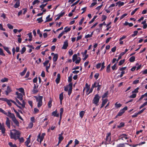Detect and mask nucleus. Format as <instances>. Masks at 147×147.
I'll return each instance as SVG.
<instances>
[{"label": "nucleus", "mask_w": 147, "mask_h": 147, "mask_svg": "<svg viewBox=\"0 0 147 147\" xmlns=\"http://www.w3.org/2000/svg\"><path fill=\"white\" fill-rule=\"evenodd\" d=\"M21 134V132L13 129L11 131L10 134L11 138L16 140L20 137Z\"/></svg>", "instance_id": "obj_1"}, {"label": "nucleus", "mask_w": 147, "mask_h": 147, "mask_svg": "<svg viewBox=\"0 0 147 147\" xmlns=\"http://www.w3.org/2000/svg\"><path fill=\"white\" fill-rule=\"evenodd\" d=\"M35 97L37 102V107L39 108L41 107L42 105V100L43 97L42 96H39L38 97L35 96Z\"/></svg>", "instance_id": "obj_2"}, {"label": "nucleus", "mask_w": 147, "mask_h": 147, "mask_svg": "<svg viewBox=\"0 0 147 147\" xmlns=\"http://www.w3.org/2000/svg\"><path fill=\"white\" fill-rule=\"evenodd\" d=\"M100 97L98 94L95 95L94 97L92 102L93 104H94L96 106H98L99 105V102Z\"/></svg>", "instance_id": "obj_3"}, {"label": "nucleus", "mask_w": 147, "mask_h": 147, "mask_svg": "<svg viewBox=\"0 0 147 147\" xmlns=\"http://www.w3.org/2000/svg\"><path fill=\"white\" fill-rule=\"evenodd\" d=\"M92 87H97V90L98 91L100 90L101 88V84L100 82L98 80L96 81L94 83L92 84Z\"/></svg>", "instance_id": "obj_4"}, {"label": "nucleus", "mask_w": 147, "mask_h": 147, "mask_svg": "<svg viewBox=\"0 0 147 147\" xmlns=\"http://www.w3.org/2000/svg\"><path fill=\"white\" fill-rule=\"evenodd\" d=\"M10 118L11 119V120L16 126L18 127H19V122L17 120L15 117V115L13 114L11 115V116Z\"/></svg>", "instance_id": "obj_5"}, {"label": "nucleus", "mask_w": 147, "mask_h": 147, "mask_svg": "<svg viewBox=\"0 0 147 147\" xmlns=\"http://www.w3.org/2000/svg\"><path fill=\"white\" fill-rule=\"evenodd\" d=\"M72 60L73 62L75 61V63L76 64L79 63L81 60V59L79 57H78L77 55L74 54L72 57Z\"/></svg>", "instance_id": "obj_6"}, {"label": "nucleus", "mask_w": 147, "mask_h": 147, "mask_svg": "<svg viewBox=\"0 0 147 147\" xmlns=\"http://www.w3.org/2000/svg\"><path fill=\"white\" fill-rule=\"evenodd\" d=\"M127 107H124L123 109H121L119 112L118 114L117 115L116 117L117 116H120L125 112V111L127 110Z\"/></svg>", "instance_id": "obj_7"}, {"label": "nucleus", "mask_w": 147, "mask_h": 147, "mask_svg": "<svg viewBox=\"0 0 147 147\" xmlns=\"http://www.w3.org/2000/svg\"><path fill=\"white\" fill-rule=\"evenodd\" d=\"M68 46V40H65L63 42V47H62V49H67Z\"/></svg>", "instance_id": "obj_8"}, {"label": "nucleus", "mask_w": 147, "mask_h": 147, "mask_svg": "<svg viewBox=\"0 0 147 147\" xmlns=\"http://www.w3.org/2000/svg\"><path fill=\"white\" fill-rule=\"evenodd\" d=\"M16 93L17 95V97L20 100H22L23 99V94L19 93L18 92H16Z\"/></svg>", "instance_id": "obj_9"}, {"label": "nucleus", "mask_w": 147, "mask_h": 147, "mask_svg": "<svg viewBox=\"0 0 147 147\" xmlns=\"http://www.w3.org/2000/svg\"><path fill=\"white\" fill-rule=\"evenodd\" d=\"M87 51L85 50L84 53L82 52V54L83 56L84 57V58L83 59V60L84 61L86 60L88 57V55L87 54Z\"/></svg>", "instance_id": "obj_10"}, {"label": "nucleus", "mask_w": 147, "mask_h": 147, "mask_svg": "<svg viewBox=\"0 0 147 147\" xmlns=\"http://www.w3.org/2000/svg\"><path fill=\"white\" fill-rule=\"evenodd\" d=\"M6 124L9 128H10V120L8 117L6 118V120L5 122Z\"/></svg>", "instance_id": "obj_11"}, {"label": "nucleus", "mask_w": 147, "mask_h": 147, "mask_svg": "<svg viewBox=\"0 0 147 147\" xmlns=\"http://www.w3.org/2000/svg\"><path fill=\"white\" fill-rule=\"evenodd\" d=\"M11 91V88L9 86H8L7 87V90L5 91V92L6 93V94L8 95V94Z\"/></svg>", "instance_id": "obj_12"}, {"label": "nucleus", "mask_w": 147, "mask_h": 147, "mask_svg": "<svg viewBox=\"0 0 147 147\" xmlns=\"http://www.w3.org/2000/svg\"><path fill=\"white\" fill-rule=\"evenodd\" d=\"M44 138L40 136V134H39L38 135V138L37 139V140L38 142L39 140V142L40 143H41L42 141L43 140Z\"/></svg>", "instance_id": "obj_13"}, {"label": "nucleus", "mask_w": 147, "mask_h": 147, "mask_svg": "<svg viewBox=\"0 0 147 147\" xmlns=\"http://www.w3.org/2000/svg\"><path fill=\"white\" fill-rule=\"evenodd\" d=\"M38 87V86H37ZM37 87H36V84H34V86L32 90V92L33 93L35 94L38 92V90H37Z\"/></svg>", "instance_id": "obj_14"}, {"label": "nucleus", "mask_w": 147, "mask_h": 147, "mask_svg": "<svg viewBox=\"0 0 147 147\" xmlns=\"http://www.w3.org/2000/svg\"><path fill=\"white\" fill-rule=\"evenodd\" d=\"M111 133L110 132L108 133H107V135L106 137V140L109 142L111 140Z\"/></svg>", "instance_id": "obj_15"}, {"label": "nucleus", "mask_w": 147, "mask_h": 147, "mask_svg": "<svg viewBox=\"0 0 147 147\" xmlns=\"http://www.w3.org/2000/svg\"><path fill=\"white\" fill-rule=\"evenodd\" d=\"M60 79V75L59 74H58L57 75V77L55 80V81L56 83L58 84L59 83Z\"/></svg>", "instance_id": "obj_16"}, {"label": "nucleus", "mask_w": 147, "mask_h": 147, "mask_svg": "<svg viewBox=\"0 0 147 147\" xmlns=\"http://www.w3.org/2000/svg\"><path fill=\"white\" fill-rule=\"evenodd\" d=\"M1 130L2 134H4L5 133V129L4 126V124H2V126L0 127V130Z\"/></svg>", "instance_id": "obj_17"}, {"label": "nucleus", "mask_w": 147, "mask_h": 147, "mask_svg": "<svg viewBox=\"0 0 147 147\" xmlns=\"http://www.w3.org/2000/svg\"><path fill=\"white\" fill-rule=\"evenodd\" d=\"M121 139L123 140H124V139L126 140L128 138L127 135L125 134H122L121 136Z\"/></svg>", "instance_id": "obj_18"}, {"label": "nucleus", "mask_w": 147, "mask_h": 147, "mask_svg": "<svg viewBox=\"0 0 147 147\" xmlns=\"http://www.w3.org/2000/svg\"><path fill=\"white\" fill-rule=\"evenodd\" d=\"M52 115L55 117H58L59 116V114L57 113V112L56 110L55 111H53L52 113Z\"/></svg>", "instance_id": "obj_19"}, {"label": "nucleus", "mask_w": 147, "mask_h": 147, "mask_svg": "<svg viewBox=\"0 0 147 147\" xmlns=\"http://www.w3.org/2000/svg\"><path fill=\"white\" fill-rule=\"evenodd\" d=\"M3 113L5 115L9 117H10L11 116V115H12L13 113H10V112H6L5 111H4L3 112Z\"/></svg>", "instance_id": "obj_20"}, {"label": "nucleus", "mask_w": 147, "mask_h": 147, "mask_svg": "<svg viewBox=\"0 0 147 147\" xmlns=\"http://www.w3.org/2000/svg\"><path fill=\"white\" fill-rule=\"evenodd\" d=\"M3 113L5 115L9 117H10L11 116V115H12L13 113H10V112H6L5 111H4L3 112Z\"/></svg>", "instance_id": "obj_21"}, {"label": "nucleus", "mask_w": 147, "mask_h": 147, "mask_svg": "<svg viewBox=\"0 0 147 147\" xmlns=\"http://www.w3.org/2000/svg\"><path fill=\"white\" fill-rule=\"evenodd\" d=\"M58 58V55L57 54H56L54 55L53 59V60L54 62H56Z\"/></svg>", "instance_id": "obj_22"}, {"label": "nucleus", "mask_w": 147, "mask_h": 147, "mask_svg": "<svg viewBox=\"0 0 147 147\" xmlns=\"http://www.w3.org/2000/svg\"><path fill=\"white\" fill-rule=\"evenodd\" d=\"M20 2L19 0L14 5V7L15 8H18L20 6Z\"/></svg>", "instance_id": "obj_23"}, {"label": "nucleus", "mask_w": 147, "mask_h": 147, "mask_svg": "<svg viewBox=\"0 0 147 147\" xmlns=\"http://www.w3.org/2000/svg\"><path fill=\"white\" fill-rule=\"evenodd\" d=\"M59 141L58 144H59V143H61V141L63 139V137L62 136H61V135H59Z\"/></svg>", "instance_id": "obj_24"}, {"label": "nucleus", "mask_w": 147, "mask_h": 147, "mask_svg": "<svg viewBox=\"0 0 147 147\" xmlns=\"http://www.w3.org/2000/svg\"><path fill=\"white\" fill-rule=\"evenodd\" d=\"M59 98L60 100V103H62V101L63 99V93H62L59 94Z\"/></svg>", "instance_id": "obj_25"}, {"label": "nucleus", "mask_w": 147, "mask_h": 147, "mask_svg": "<svg viewBox=\"0 0 147 147\" xmlns=\"http://www.w3.org/2000/svg\"><path fill=\"white\" fill-rule=\"evenodd\" d=\"M18 90L23 95L25 94L24 89L22 88H20L18 89Z\"/></svg>", "instance_id": "obj_26"}, {"label": "nucleus", "mask_w": 147, "mask_h": 147, "mask_svg": "<svg viewBox=\"0 0 147 147\" xmlns=\"http://www.w3.org/2000/svg\"><path fill=\"white\" fill-rule=\"evenodd\" d=\"M122 106V105L120 103H118V102H117L115 104V107L116 108L120 107Z\"/></svg>", "instance_id": "obj_27"}, {"label": "nucleus", "mask_w": 147, "mask_h": 147, "mask_svg": "<svg viewBox=\"0 0 147 147\" xmlns=\"http://www.w3.org/2000/svg\"><path fill=\"white\" fill-rule=\"evenodd\" d=\"M64 30H65L63 32H64V33L65 32L66 33L70 30L71 28H68L67 27H66L64 28Z\"/></svg>", "instance_id": "obj_28"}, {"label": "nucleus", "mask_w": 147, "mask_h": 147, "mask_svg": "<svg viewBox=\"0 0 147 147\" xmlns=\"http://www.w3.org/2000/svg\"><path fill=\"white\" fill-rule=\"evenodd\" d=\"M135 57L134 56H132L129 59V61L131 62H134L135 60Z\"/></svg>", "instance_id": "obj_29"}, {"label": "nucleus", "mask_w": 147, "mask_h": 147, "mask_svg": "<svg viewBox=\"0 0 147 147\" xmlns=\"http://www.w3.org/2000/svg\"><path fill=\"white\" fill-rule=\"evenodd\" d=\"M8 78H4L1 80V82H7L8 81Z\"/></svg>", "instance_id": "obj_30"}, {"label": "nucleus", "mask_w": 147, "mask_h": 147, "mask_svg": "<svg viewBox=\"0 0 147 147\" xmlns=\"http://www.w3.org/2000/svg\"><path fill=\"white\" fill-rule=\"evenodd\" d=\"M50 15H48L46 18V20L45 22H50L52 20V18H50Z\"/></svg>", "instance_id": "obj_31"}, {"label": "nucleus", "mask_w": 147, "mask_h": 147, "mask_svg": "<svg viewBox=\"0 0 147 147\" xmlns=\"http://www.w3.org/2000/svg\"><path fill=\"white\" fill-rule=\"evenodd\" d=\"M85 113V112L84 111H82L79 114L80 117L81 118L83 117L84 116V115Z\"/></svg>", "instance_id": "obj_32"}, {"label": "nucleus", "mask_w": 147, "mask_h": 147, "mask_svg": "<svg viewBox=\"0 0 147 147\" xmlns=\"http://www.w3.org/2000/svg\"><path fill=\"white\" fill-rule=\"evenodd\" d=\"M3 47L4 49L9 54H11V52L9 50V48L7 47Z\"/></svg>", "instance_id": "obj_33"}, {"label": "nucleus", "mask_w": 147, "mask_h": 147, "mask_svg": "<svg viewBox=\"0 0 147 147\" xmlns=\"http://www.w3.org/2000/svg\"><path fill=\"white\" fill-rule=\"evenodd\" d=\"M111 68L113 70H116L117 68V67L116 66V63Z\"/></svg>", "instance_id": "obj_34"}, {"label": "nucleus", "mask_w": 147, "mask_h": 147, "mask_svg": "<svg viewBox=\"0 0 147 147\" xmlns=\"http://www.w3.org/2000/svg\"><path fill=\"white\" fill-rule=\"evenodd\" d=\"M139 89V88L138 87L137 88H136L132 92V93H137L138 92V90Z\"/></svg>", "instance_id": "obj_35"}, {"label": "nucleus", "mask_w": 147, "mask_h": 147, "mask_svg": "<svg viewBox=\"0 0 147 147\" xmlns=\"http://www.w3.org/2000/svg\"><path fill=\"white\" fill-rule=\"evenodd\" d=\"M63 108H61L60 109V119L62 117L63 113Z\"/></svg>", "instance_id": "obj_36"}, {"label": "nucleus", "mask_w": 147, "mask_h": 147, "mask_svg": "<svg viewBox=\"0 0 147 147\" xmlns=\"http://www.w3.org/2000/svg\"><path fill=\"white\" fill-rule=\"evenodd\" d=\"M26 71H27V68H25L24 69V71L22 72H21L20 73V75L21 76H24L26 72Z\"/></svg>", "instance_id": "obj_37"}, {"label": "nucleus", "mask_w": 147, "mask_h": 147, "mask_svg": "<svg viewBox=\"0 0 147 147\" xmlns=\"http://www.w3.org/2000/svg\"><path fill=\"white\" fill-rule=\"evenodd\" d=\"M124 126V123L123 122H121L120 123L119 125L117 126V127L118 128H121V127H123V126Z\"/></svg>", "instance_id": "obj_38"}, {"label": "nucleus", "mask_w": 147, "mask_h": 147, "mask_svg": "<svg viewBox=\"0 0 147 147\" xmlns=\"http://www.w3.org/2000/svg\"><path fill=\"white\" fill-rule=\"evenodd\" d=\"M65 12H64L62 11L58 15V16H59L60 18L63 16L65 14Z\"/></svg>", "instance_id": "obj_39"}, {"label": "nucleus", "mask_w": 147, "mask_h": 147, "mask_svg": "<svg viewBox=\"0 0 147 147\" xmlns=\"http://www.w3.org/2000/svg\"><path fill=\"white\" fill-rule=\"evenodd\" d=\"M147 105V101L143 103L142 105L140 107L139 109H140L143 107H144Z\"/></svg>", "instance_id": "obj_40"}, {"label": "nucleus", "mask_w": 147, "mask_h": 147, "mask_svg": "<svg viewBox=\"0 0 147 147\" xmlns=\"http://www.w3.org/2000/svg\"><path fill=\"white\" fill-rule=\"evenodd\" d=\"M22 103H21V109L25 107L26 104L24 100H22Z\"/></svg>", "instance_id": "obj_41"}, {"label": "nucleus", "mask_w": 147, "mask_h": 147, "mask_svg": "<svg viewBox=\"0 0 147 147\" xmlns=\"http://www.w3.org/2000/svg\"><path fill=\"white\" fill-rule=\"evenodd\" d=\"M16 116L21 120H23V119L22 117L20 116L19 113L18 112L16 113Z\"/></svg>", "instance_id": "obj_42"}, {"label": "nucleus", "mask_w": 147, "mask_h": 147, "mask_svg": "<svg viewBox=\"0 0 147 147\" xmlns=\"http://www.w3.org/2000/svg\"><path fill=\"white\" fill-rule=\"evenodd\" d=\"M116 3H119L118 6L120 7L123 5L124 3L123 2H118Z\"/></svg>", "instance_id": "obj_43"}, {"label": "nucleus", "mask_w": 147, "mask_h": 147, "mask_svg": "<svg viewBox=\"0 0 147 147\" xmlns=\"http://www.w3.org/2000/svg\"><path fill=\"white\" fill-rule=\"evenodd\" d=\"M125 61V59H123V60H120L119 62V65H121L123 64V63Z\"/></svg>", "instance_id": "obj_44"}, {"label": "nucleus", "mask_w": 147, "mask_h": 147, "mask_svg": "<svg viewBox=\"0 0 147 147\" xmlns=\"http://www.w3.org/2000/svg\"><path fill=\"white\" fill-rule=\"evenodd\" d=\"M136 94L135 93H133V94H132L130 95L129 96V97L130 98H134L135 97H136Z\"/></svg>", "instance_id": "obj_45"}, {"label": "nucleus", "mask_w": 147, "mask_h": 147, "mask_svg": "<svg viewBox=\"0 0 147 147\" xmlns=\"http://www.w3.org/2000/svg\"><path fill=\"white\" fill-rule=\"evenodd\" d=\"M138 8H136L135 9H134V10L131 13V15H133L136 12L137 10L138 9Z\"/></svg>", "instance_id": "obj_46"}, {"label": "nucleus", "mask_w": 147, "mask_h": 147, "mask_svg": "<svg viewBox=\"0 0 147 147\" xmlns=\"http://www.w3.org/2000/svg\"><path fill=\"white\" fill-rule=\"evenodd\" d=\"M9 145L11 147H17V146L16 144H13L11 142L9 143Z\"/></svg>", "instance_id": "obj_47"}, {"label": "nucleus", "mask_w": 147, "mask_h": 147, "mask_svg": "<svg viewBox=\"0 0 147 147\" xmlns=\"http://www.w3.org/2000/svg\"><path fill=\"white\" fill-rule=\"evenodd\" d=\"M11 101L15 105H16L19 108H20L21 109V106L18 105L17 103L14 101L12 100H11Z\"/></svg>", "instance_id": "obj_48"}, {"label": "nucleus", "mask_w": 147, "mask_h": 147, "mask_svg": "<svg viewBox=\"0 0 147 147\" xmlns=\"http://www.w3.org/2000/svg\"><path fill=\"white\" fill-rule=\"evenodd\" d=\"M138 33V31H135L134 32V34H132L131 35V36L132 37H134L135 36L137 35V33Z\"/></svg>", "instance_id": "obj_49"}, {"label": "nucleus", "mask_w": 147, "mask_h": 147, "mask_svg": "<svg viewBox=\"0 0 147 147\" xmlns=\"http://www.w3.org/2000/svg\"><path fill=\"white\" fill-rule=\"evenodd\" d=\"M0 55L3 56H5V54L3 53V51L1 48H0Z\"/></svg>", "instance_id": "obj_50"}, {"label": "nucleus", "mask_w": 147, "mask_h": 147, "mask_svg": "<svg viewBox=\"0 0 147 147\" xmlns=\"http://www.w3.org/2000/svg\"><path fill=\"white\" fill-rule=\"evenodd\" d=\"M96 16H94V18L91 20L90 22H89V24H91L93 23L95 19L96 18Z\"/></svg>", "instance_id": "obj_51"}, {"label": "nucleus", "mask_w": 147, "mask_h": 147, "mask_svg": "<svg viewBox=\"0 0 147 147\" xmlns=\"http://www.w3.org/2000/svg\"><path fill=\"white\" fill-rule=\"evenodd\" d=\"M26 50V48L25 47H23L21 50V53L23 54L25 51Z\"/></svg>", "instance_id": "obj_52"}, {"label": "nucleus", "mask_w": 147, "mask_h": 147, "mask_svg": "<svg viewBox=\"0 0 147 147\" xmlns=\"http://www.w3.org/2000/svg\"><path fill=\"white\" fill-rule=\"evenodd\" d=\"M52 101L51 100H50L48 102V106L49 108H51V103H52Z\"/></svg>", "instance_id": "obj_53"}, {"label": "nucleus", "mask_w": 147, "mask_h": 147, "mask_svg": "<svg viewBox=\"0 0 147 147\" xmlns=\"http://www.w3.org/2000/svg\"><path fill=\"white\" fill-rule=\"evenodd\" d=\"M94 88V87H92H92H91V88L90 89H89V92L87 94V95H88L89 94H90V93H92L93 91V88Z\"/></svg>", "instance_id": "obj_54"}, {"label": "nucleus", "mask_w": 147, "mask_h": 147, "mask_svg": "<svg viewBox=\"0 0 147 147\" xmlns=\"http://www.w3.org/2000/svg\"><path fill=\"white\" fill-rule=\"evenodd\" d=\"M18 139H19V141L21 143H22L24 141V139L23 137L20 138V137H19V138Z\"/></svg>", "instance_id": "obj_55"}, {"label": "nucleus", "mask_w": 147, "mask_h": 147, "mask_svg": "<svg viewBox=\"0 0 147 147\" xmlns=\"http://www.w3.org/2000/svg\"><path fill=\"white\" fill-rule=\"evenodd\" d=\"M64 34V32H62L61 33H60L58 36V38L59 39L60 38L63 36V34Z\"/></svg>", "instance_id": "obj_56"}, {"label": "nucleus", "mask_w": 147, "mask_h": 147, "mask_svg": "<svg viewBox=\"0 0 147 147\" xmlns=\"http://www.w3.org/2000/svg\"><path fill=\"white\" fill-rule=\"evenodd\" d=\"M6 102H7V103L8 105L9 106H11V100H9L7 99V100Z\"/></svg>", "instance_id": "obj_57"}, {"label": "nucleus", "mask_w": 147, "mask_h": 147, "mask_svg": "<svg viewBox=\"0 0 147 147\" xmlns=\"http://www.w3.org/2000/svg\"><path fill=\"white\" fill-rule=\"evenodd\" d=\"M127 15V13H125L122 15L120 18V20H121L123 19L124 17L126 16Z\"/></svg>", "instance_id": "obj_58"}, {"label": "nucleus", "mask_w": 147, "mask_h": 147, "mask_svg": "<svg viewBox=\"0 0 147 147\" xmlns=\"http://www.w3.org/2000/svg\"><path fill=\"white\" fill-rule=\"evenodd\" d=\"M105 62H102L101 64V69L100 70V71H101L105 67Z\"/></svg>", "instance_id": "obj_59"}, {"label": "nucleus", "mask_w": 147, "mask_h": 147, "mask_svg": "<svg viewBox=\"0 0 147 147\" xmlns=\"http://www.w3.org/2000/svg\"><path fill=\"white\" fill-rule=\"evenodd\" d=\"M30 140H27L25 142V144L26 146H28L30 142Z\"/></svg>", "instance_id": "obj_60"}, {"label": "nucleus", "mask_w": 147, "mask_h": 147, "mask_svg": "<svg viewBox=\"0 0 147 147\" xmlns=\"http://www.w3.org/2000/svg\"><path fill=\"white\" fill-rule=\"evenodd\" d=\"M69 54L70 56H71V55H73V51L71 49H69Z\"/></svg>", "instance_id": "obj_61"}, {"label": "nucleus", "mask_w": 147, "mask_h": 147, "mask_svg": "<svg viewBox=\"0 0 147 147\" xmlns=\"http://www.w3.org/2000/svg\"><path fill=\"white\" fill-rule=\"evenodd\" d=\"M72 75L70 76L68 78V81L70 83L71 82L72 79Z\"/></svg>", "instance_id": "obj_62"}, {"label": "nucleus", "mask_w": 147, "mask_h": 147, "mask_svg": "<svg viewBox=\"0 0 147 147\" xmlns=\"http://www.w3.org/2000/svg\"><path fill=\"white\" fill-rule=\"evenodd\" d=\"M139 80H135L134 81L133 84H137L139 83Z\"/></svg>", "instance_id": "obj_63"}, {"label": "nucleus", "mask_w": 147, "mask_h": 147, "mask_svg": "<svg viewBox=\"0 0 147 147\" xmlns=\"http://www.w3.org/2000/svg\"><path fill=\"white\" fill-rule=\"evenodd\" d=\"M124 144H119L117 145V147H124Z\"/></svg>", "instance_id": "obj_64"}]
</instances>
